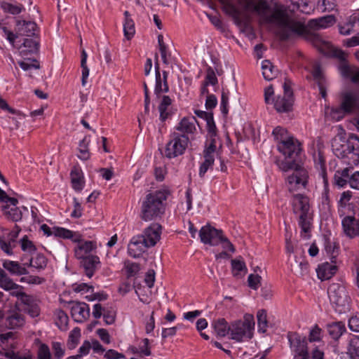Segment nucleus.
Here are the masks:
<instances>
[{
	"mask_svg": "<svg viewBox=\"0 0 359 359\" xmlns=\"http://www.w3.org/2000/svg\"><path fill=\"white\" fill-rule=\"evenodd\" d=\"M237 2L245 11L255 13L262 23L277 26L282 39L301 36L309 41L323 54L341 60H345L346 54L344 51L333 46L320 35L309 32L303 22L290 18L283 6L276 4L270 5L266 0H237Z\"/></svg>",
	"mask_w": 359,
	"mask_h": 359,
	"instance_id": "f257e3e1",
	"label": "nucleus"
},
{
	"mask_svg": "<svg viewBox=\"0 0 359 359\" xmlns=\"http://www.w3.org/2000/svg\"><path fill=\"white\" fill-rule=\"evenodd\" d=\"M168 192L165 189L157 190L146 195L141 205L142 219L145 222L161 218L165 212V201Z\"/></svg>",
	"mask_w": 359,
	"mask_h": 359,
	"instance_id": "f03ea898",
	"label": "nucleus"
},
{
	"mask_svg": "<svg viewBox=\"0 0 359 359\" xmlns=\"http://www.w3.org/2000/svg\"><path fill=\"white\" fill-rule=\"evenodd\" d=\"M201 241L205 245L222 247H233L227 236L221 229L206 224L202 226L198 232Z\"/></svg>",
	"mask_w": 359,
	"mask_h": 359,
	"instance_id": "7ed1b4c3",
	"label": "nucleus"
},
{
	"mask_svg": "<svg viewBox=\"0 0 359 359\" xmlns=\"http://www.w3.org/2000/svg\"><path fill=\"white\" fill-rule=\"evenodd\" d=\"M255 326L254 317L251 314H245L243 320H236L231 324V339L237 341L250 339L252 337Z\"/></svg>",
	"mask_w": 359,
	"mask_h": 359,
	"instance_id": "20e7f679",
	"label": "nucleus"
},
{
	"mask_svg": "<svg viewBox=\"0 0 359 359\" xmlns=\"http://www.w3.org/2000/svg\"><path fill=\"white\" fill-rule=\"evenodd\" d=\"M285 182L291 193L306 189L309 182V172L302 165L295 167L294 170L287 175Z\"/></svg>",
	"mask_w": 359,
	"mask_h": 359,
	"instance_id": "39448f33",
	"label": "nucleus"
},
{
	"mask_svg": "<svg viewBox=\"0 0 359 359\" xmlns=\"http://www.w3.org/2000/svg\"><path fill=\"white\" fill-rule=\"evenodd\" d=\"M162 233V226L158 223H153L147 227L142 234L133 236L130 244L142 245L144 247H154L160 241Z\"/></svg>",
	"mask_w": 359,
	"mask_h": 359,
	"instance_id": "423d86ee",
	"label": "nucleus"
},
{
	"mask_svg": "<svg viewBox=\"0 0 359 359\" xmlns=\"http://www.w3.org/2000/svg\"><path fill=\"white\" fill-rule=\"evenodd\" d=\"M331 303L339 313H345L349 309L350 297L346 287L339 283H332L328 287Z\"/></svg>",
	"mask_w": 359,
	"mask_h": 359,
	"instance_id": "0eeeda50",
	"label": "nucleus"
},
{
	"mask_svg": "<svg viewBox=\"0 0 359 359\" xmlns=\"http://www.w3.org/2000/svg\"><path fill=\"white\" fill-rule=\"evenodd\" d=\"M190 143L189 137L180 135L177 132H172L170 140L165 147V156L168 158H173L182 155Z\"/></svg>",
	"mask_w": 359,
	"mask_h": 359,
	"instance_id": "6e6552de",
	"label": "nucleus"
},
{
	"mask_svg": "<svg viewBox=\"0 0 359 359\" xmlns=\"http://www.w3.org/2000/svg\"><path fill=\"white\" fill-rule=\"evenodd\" d=\"M287 339L294 359H309L306 337H302L297 332H288Z\"/></svg>",
	"mask_w": 359,
	"mask_h": 359,
	"instance_id": "1a4fd4ad",
	"label": "nucleus"
},
{
	"mask_svg": "<svg viewBox=\"0 0 359 359\" xmlns=\"http://www.w3.org/2000/svg\"><path fill=\"white\" fill-rule=\"evenodd\" d=\"M41 231L47 236H54L63 239H69L74 243L82 244L83 238L79 231H74L64 227H50L47 224L41 226Z\"/></svg>",
	"mask_w": 359,
	"mask_h": 359,
	"instance_id": "9d476101",
	"label": "nucleus"
},
{
	"mask_svg": "<svg viewBox=\"0 0 359 359\" xmlns=\"http://www.w3.org/2000/svg\"><path fill=\"white\" fill-rule=\"evenodd\" d=\"M23 305V311L29 315L32 318L39 316L41 310L39 301L31 295H28L22 292H14L12 293Z\"/></svg>",
	"mask_w": 359,
	"mask_h": 359,
	"instance_id": "9b49d317",
	"label": "nucleus"
},
{
	"mask_svg": "<svg viewBox=\"0 0 359 359\" xmlns=\"http://www.w3.org/2000/svg\"><path fill=\"white\" fill-rule=\"evenodd\" d=\"M197 125L198 121L194 116H184L175 126L172 132H177L180 133V135L189 137V139H193L194 136L197 133Z\"/></svg>",
	"mask_w": 359,
	"mask_h": 359,
	"instance_id": "f8f14e48",
	"label": "nucleus"
},
{
	"mask_svg": "<svg viewBox=\"0 0 359 359\" xmlns=\"http://www.w3.org/2000/svg\"><path fill=\"white\" fill-rule=\"evenodd\" d=\"M18 201L14 198L7 199L2 206L4 215L9 219L18 222L22 219L25 212H28V209L25 206L18 207Z\"/></svg>",
	"mask_w": 359,
	"mask_h": 359,
	"instance_id": "ddd939ff",
	"label": "nucleus"
},
{
	"mask_svg": "<svg viewBox=\"0 0 359 359\" xmlns=\"http://www.w3.org/2000/svg\"><path fill=\"white\" fill-rule=\"evenodd\" d=\"M287 252L288 254H295V264L292 265L296 275L304 276L308 274L309 272V263L305 260V252L302 248H287Z\"/></svg>",
	"mask_w": 359,
	"mask_h": 359,
	"instance_id": "4468645a",
	"label": "nucleus"
},
{
	"mask_svg": "<svg viewBox=\"0 0 359 359\" xmlns=\"http://www.w3.org/2000/svg\"><path fill=\"white\" fill-rule=\"evenodd\" d=\"M278 150L283 154L285 158L296 160L301 151L300 144L294 137L285 142L277 144Z\"/></svg>",
	"mask_w": 359,
	"mask_h": 359,
	"instance_id": "2eb2a0df",
	"label": "nucleus"
},
{
	"mask_svg": "<svg viewBox=\"0 0 359 359\" xmlns=\"http://www.w3.org/2000/svg\"><path fill=\"white\" fill-rule=\"evenodd\" d=\"M291 204L294 214L299 217L310 216L309 215V198L303 194H295L293 196Z\"/></svg>",
	"mask_w": 359,
	"mask_h": 359,
	"instance_id": "dca6fc26",
	"label": "nucleus"
},
{
	"mask_svg": "<svg viewBox=\"0 0 359 359\" xmlns=\"http://www.w3.org/2000/svg\"><path fill=\"white\" fill-rule=\"evenodd\" d=\"M284 95L283 97L278 96L276 97L273 102L275 109L278 112H286L292 109L293 100L292 92L286 83L283 86Z\"/></svg>",
	"mask_w": 359,
	"mask_h": 359,
	"instance_id": "f3484780",
	"label": "nucleus"
},
{
	"mask_svg": "<svg viewBox=\"0 0 359 359\" xmlns=\"http://www.w3.org/2000/svg\"><path fill=\"white\" fill-rule=\"evenodd\" d=\"M340 105L347 114L359 110V93L347 91L341 95Z\"/></svg>",
	"mask_w": 359,
	"mask_h": 359,
	"instance_id": "a211bd4d",
	"label": "nucleus"
},
{
	"mask_svg": "<svg viewBox=\"0 0 359 359\" xmlns=\"http://www.w3.org/2000/svg\"><path fill=\"white\" fill-rule=\"evenodd\" d=\"M71 315L77 323H83L90 316L89 306L80 302H72Z\"/></svg>",
	"mask_w": 359,
	"mask_h": 359,
	"instance_id": "6ab92c4d",
	"label": "nucleus"
},
{
	"mask_svg": "<svg viewBox=\"0 0 359 359\" xmlns=\"http://www.w3.org/2000/svg\"><path fill=\"white\" fill-rule=\"evenodd\" d=\"M344 233L349 237L359 234V213L357 220L353 217H345L341 222Z\"/></svg>",
	"mask_w": 359,
	"mask_h": 359,
	"instance_id": "aec40b11",
	"label": "nucleus"
},
{
	"mask_svg": "<svg viewBox=\"0 0 359 359\" xmlns=\"http://www.w3.org/2000/svg\"><path fill=\"white\" fill-rule=\"evenodd\" d=\"M16 29L20 35L33 36L37 32V25L33 21L18 20L16 21Z\"/></svg>",
	"mask_w": 359,
	"mask_h": 359,
	"instance_id": "412c9836",
	"label": "nucleus"
},
{
	"mask_svg": "<svg viewBox=\"0 0 359 359\" xmlns=\"http://www.w3.org/2000/svg\"><path fill=\"white\" fill-rule=\"evenodd\" d=\"M348 158L355 165L359 163V137L355 135H350L347 142Z\"/></svg>",
	"mask_w": 359,
	"mask_h": 359,
	"instance_id": "4be33fe9",
	"label": "nucleus"
},
{
	"mask_svg": "<svg viewBox=\"0 0 359 359\" xmlns=\"http://www.w3.org/2000/svg\"><path fill=\"white\" fill-rule=\"evenodd\" d=\"M335 22V17L332 15H328L309 20L308 26L316 29H326L334 25Z\"/></svg>",
	"mask_w": 359,
	"mask_h": 359,
	"instance_id": "5701e85b",
	"label": "nucleus"
},
{
	"mask_svg": "<svg viewBox=\"0 0 359 359\" xmlns=\"http://www.w3.org/2000/svg\"><path fill=\"white\" fill-rule=\"evenodd\" d=\"M339 71L343 77L359 84V67L343 63L339 67Z\"/></svg>",
	"mask_w": 359,
	"mask_h": 359,
	"instance_id": "b1692460",
	"label": "nucleus"
},
{
	"mask_svg": "<svg viewBox=\"0 0 359 359\" xmlns=\"http://www.w3.org/2000/svg\"><path fill=\"white\" fill-rule=\"evenodd\" d=\"M99 263V258L97 256L93 255L83 257L82 261L81 262L85 273L88 278H91L93 276Z\"/></svg>",
	"mask_w": 359,
	"mask_h": 359,
	"instance_id": "393cba45",
	"label": "nucleus"
},
{
	"mask_svg": "<svg viewBox=\"0 0 359 359\" xmlns=\"http://www.w3.org/2000/svg\"><path fill=\"white\" fill-rule=\"evenodd\" d=\"M216 156L203 153V160L199 163L198 175L203 178L206 172L213 169Z\"/></svg>",
	"mask_w": 359,
	"mask_h": 359,
	"instance_id": "a878e982",
	"label": "nucleus"
},
{
	"mask_svg": "<svg viewBox=\"0 0 359 359\" xmlns=\"http://www.w3.org/2000/svg\"><path fill=\"white\" fill-rule=\"evenodd\" d=\"M347 113L340 105L339 107H327L325 109V116L327 121H339L342 119Z\"/></svg>",
	"mask_w": 359,
	"mask_h": 359,
	"instance_id": "bb28decb",
	"label": "nucleus"
},
{
	"mask_svg": "<svg viewBox=\"0 0 359 359\" xmlns=\"http://www.w3.org/2000/svg\"><path fill=\"white\" fill-rule=\"evenodd\" d=\"M327 330L329 335L334 340H338L346 330L344 323L341 321H338L327 324Z\"/></svg>",
	"mask_w": 359,
	"mask_h": 359,
	"instance_id": "cd10ccee",
	"label": "nucleus"
},
{
	"mask_svg": "<svg viewBox=\"0 0 359 359\" xmlns=\"http://www.w3.org/2000/svg\"><path fill=\"white\" fill-rule=\"evenodd\" d=\"M156 69V86H155V93L159 94L161 93H167L169 90L168 86L167 84L166 79H167V73L163 72V77L161 79L158 66L156 64L155 66Z\"/></svg>",
	"mask_w": 359,
	"mask_h": 359,
	"instance_id": "c85d7f7f",
	"label": "nucleus"
},
{
	"mask_svg": "<svg viewBox=\"0 0 359 359\" xmlns=\"http://www.w3.org/2000/svg\"><path fill=\"white\" fill-rule=\"evenodd\" d=\"M172 104V100L168 95H163L161 97L158 105V111L160 113V119L162 121H165L170 116V107Z\"/></svg>",
	"mask_w": 359,
	"mask_h": 359,
	"instance_id": "c756f323",
	"label": "nucleus"
},
{
	"mask_svg": "<svg viewBox=\"0 0 359 359\" xmlns=\"http://www.w3.org/2000/svg\"><path fill=\"white\" fill-rule=\"evenodd\" d=\"M25 324V318L22 314L13 311L6 318V327L8 329H17Z\"/></svg>",
	"mask_w": 359,
	"mask_h": 359,
	"instance_id": "7c9ffc66",
	"label": "nucleus"
},
{
	"mask_svg": "<svg viewBox=\"0 0 359 359\" xmlns=\"http://www.w3.org/2000/svg\"><path fill=\"white\" fill-rule=\"evenodd\" d=\"M337 266L330 265L327 262L324 263L317 269L318 277L321 280H328L336 273Z\"/></svg>",
	"mask_w": 359,
	"mask_h": 359,
	"instance_id": "2f4dec72",
	"label": "nucleus"
},
{
	"mask_svg": "<svg viewBox=\"0 0 359 359\" xmlns=\"http://www.w3.org/2000/svg\"><path fill=\"white\" fill-rule=\"evenodd\" d=\"M291 10L299 11L302 13L311 14L314 10V6L308 0H292Z\"/></svg>",
	"mask_w": 359,
	"mask_h": 359,
	"instance_id": "473e14b6",
	"label": "nucleus"
},
{
	"mask_svg": "<svg viewBox=\"0 0 359 359\" xmlns=\"http://www.w3.org/2000/svg\"><path fill=\"white\" fill-rule=\"evenodd\" d=\"M231 273L237 278H243L247 273V267L243 260L235 259L231 260Z\"/></svg>",
	"mask_w": 359,
	"mask_h": 359,
	"instance_id": "72a5a7b5",
	"label": "nucleus"
},
{
	"mask_svg": "<svg viewBox=\"0 0 359 359\" xmlns=\"http://www.w3.org/2000/svg\"><path fill=\"white\" fill-rule=\"evenodd\" d=\"M212 326L219 337H225L228 333H231V325H229L224 318L213 321Z\"/></svg>",
	"mask_w": 359,
	"mask_h": 359,
	"instance_id": "f704fd0d",
	"label": "nucleus"
},
{
	"mask_svg": "<svg viewBox=\"0 0 359 359\" xmlns=\"http://www.w3.org/2000/svg\"><path fill=\"white\" fill-rule=\"evenodd\" d=\"M90 143V136H85L79 144V154L77 156L82 161H86L90 158V154L89 152L88 147Z\"/></svg>",
	"mask_w": 359,
	"mask_h": 359,
	"instance_id": "c9c22d12",
	"label": "nucleus"
},
{
	"mask_svg": "<svg viewBox=\"0 0 359 359\" xmlns=\"http://www.w3.org/2000/svg\"><path fill=\"white\" fill-rule=\"evenodd\" d=\"M349 180V169L344 168L337 170L334 175V184L339 188L344 187Z\"/></svg>",
	"mask_w": 359,
	"mask_h": 359,
	"instance_id": "e433bc0d",
	"label": "nucleus"
},
{
	"mask_svg": "<svg viewBox=\"0 0 359 359\" xmlns=\"http://www.w3.org/2000/svg\"><path fill=\"white\" fill-rule=\"evenodd\" d=\"M125 20L123 22L124 36L127 39H130L135 33V24L133 20L129 17L128 11H125Z\"/></svg>",
	"mask_w": 359,
	"mask_h": 359,
	"instance_id": "4c0bfd02",
	"label": "nucleus"
},
{
	"mask_svg": "<svg viewBox=\"0 0 359 359\" xmlns=\"http://www.w3.org/2000/svg\"><path fill=\"white\" fill-rule=\"evenodd\" d=\"M72 187L75 191H80L84 187L83 177L80 170L74 169L71 172Z\"/></svg>",
	"mask_w": 359,
	"mask_h": 359,
	"instance_id": "58836bf2",
	"label": "nucleus"
},
{
	"mask_svg": "<svg viewBox=\"0 0 359 359\" xmlns=\"http://www.w3.org/2000/svg\"><path fill=\"white\" fill-rule=\"evenodd\" d=\"M347 353L350 359H359V337L353 336L349 341Z\"/></svg>",
	"mask_w": 359,
	"mask_h": 359,
	"instance_id": "ea45409f",
	"label": "nucleus"
},
{
	"mask_svg": "<svg viewBox=\"0 0 359 359\" xmlns=\"http://www.w3.org/2000/svg\"><path fill=\"white\" fill-rule=\"evenodd\" d=\"M262 69L264 78L268 81L273 79L277 73V69L269 60H264L262 62Z\"/></svg>",
	"mask_w": 359,
	"mask_h": 359,
	"instance_id": "a19ab883",
	"label": "nucleus"
},
{
	"mask_svg": "<svg viewBox=\"0 0 359 359\" xmlns=\"http://www.w3.org/2000/svg\"><path fill=\"white\" fill-rule=\"evenodd\" d=\"M0 287L6 290H11L17 289L19 286L7 276L2 269L0 268Z\"/></svg>",
	"mask_w": 359,
	"mask_h": 359,
	"instance_id": "79ce46f5",
	"label": "nucleus"
},
{
	"mask_svg": "<svg viewBox=\"0 0 359 359\" xmlns=\"http://www.w3.org/2000/svg\"><path fill=\"white\" fill-rule=\"evenodd\" d=\"M301 227V236L304 239H308L311 236V217L310 216L299 217V221Z\"/></svg>",
	"mask_w": 359,
	"mask_h": 359,
	"instance_id": "37998d69",
	"label": "nucleus"
},
{
	"mask_svg": "<svg viewBox=\"0 0 359 359\" xmlns=\"http://www.w3.org/2000/svg\"><path fill=\"white\" fill-rule=\"evenodd\" d=\"M87 57L88 55L85 50H82L81 52V84L83 86H85L87 83V80L89 76V69L87 67Z\"/></svg>",
	"mask_w": 359,
	"mask_h": 359,
	"instance_id": "c03bdc74",
	"label": "nucleus"
},
{
	"mask_svg": "<svg viewBox=\"0 0 359 359\" xmlns=\"http://www.w3.org/2000/svg\"><path fill=\"white\" fill-rule=\"evenodd\" d=\"M272 134L278 144L285 142L287 141V140L293 138V137H291L287 134V131L286 130V129L280 126L276 127L273 129Z\"/></svg>",
	"mask_w": 359,
	"mask_h": 359,
	"instance_id": "a18cd8bd",
	"label": "nucleus"
},
{
	"mask_svg": "<svg viewBox=\"0 0 359 359\" xmlns=\"http://www.w3.org/2000/svg\"><path fill=\"white\" fill-rule=\"evenodd\" d=\"M1 7L4 12L12 15H18L25 10L24 6L20 4H11L8 2H2Z\"/></svg>",
	"mask_w": 359,
	"mask_h": 359,
	"instance_id": "49530a36",
	"label": "nucleus"
},
{
	"mask_svg": "<svg viewBox=\"0 0 359 359\" xmlns=\"http://www.w3.org/2000/svg\"><path fill=\"white\" fill-rule=\"evenodd\" d=\"M124 268L128 278L135 277L140 271V264L128 260L124 262Z\"/></svg>",
	"mask_w": 359,
	"mask_h": 359,
	"instance_id": "de8ad7c7",
	"label": "nucleus"
},
{
	"mask_svg": "<svg viewBox=\"0 0 359 359\" xmlns=\"http://www.w3.org/2000/svg\"><path fill=\"white\" fill-rule=\"evenodd\" d=\"M46 264L47 259L45 256L41 254H36V256L32 257L30 259L29 266L38 269H41L45 268Z\"/></svg>",
	"mask_w": 359,
	"mask_h": 359,
	"instance_id": "09e8293b",
	"label": "nucleus"
},
{
	"mask_svg": "<svg viewBox=\"0 0 359 359\" xmlns=\"http://www.w3.org/2000/svg\"><path fill=\"white\" fill-rule=\"evenodd\" d=\"M355 24L351 20V15L347 18L346 22L344 24H339V32L340 34L344 36L350 35L353 32V27Z\"/></svg>",
	"mask_w": 359,
	"mask_h": 359,
	"instance_id": "8fccbe9b",
	"label": "nucleus"
},
{
	"mask_svg": "<svg viewBox=\"0 0 359 359\" xmlns=\"http://www.w3.org/2000/svg\"><path fill=\"white\" fill-rule=\"evenodd\" d=\"M19 228L16 226L15 229L8 233L7 238L5 240H0V247H11L15 238L18 236L20 233Z\"/></svg>",
	"mask_w": 359,
	"mask_h": 359,
	"instance_id": "3c124183",
	"label": "nucleus"
},
{
	"mask_svg": "<svg viewBox=\"0 0 359 359\" xmlns=\"http://www.w3.org/2000/svg\"><path fill=\"white\" fill-rule=\"evenodd\" d=\"M56 324L60 330H66L69 321L67 315L62 310L55 311Z\"/></svg>",
	"mask_w": 359,
	"mask_h": 359,
	"instance_id": "603ef678",
	"label": "nucleus"
},
{
	"mask_svg": "<svg viewBox=\"0 0 359 359\" xmlns=\"http://www.w3.org/2000/svg\"><path fill=\"white\" fill-rule=\"evenodd\" d=\"M258 329L259 332L264 333L267 327V316L264 309L259 310L257 314Z\"/></svg>",
	"mask_w": 359,
	"mask_h": 359,
	"instance_id": "864d4df0",
	"label": "nucleus"
},
{
	"mask_svg": "<svg viewBox=\"0 0 359 359\" xmlns=\"http://www.w3.org/2000/svg\"><path fill=\"white\" fill-rule=\"evenodd\" d=\"M81 337V330L78 327H75L71 331L69 336L68 347L70 349H73L77 345L79 338Z\"/></svg>",
	"mask_w": 359,
	"mask_h": 359,
	"instance_id": "5fc2aeb1",
	"label": "nucleus"
},
{
	"mask_svg": "<svg viewBox=\"0 0 359 359\" xmlns=\"http://www.w3.org/2000/svg\"><path fill=\"white\" fill-rule=\"evenodd\" d=\"M311 72H312V75H313V78L318 82L320 91V94H321L322 97H325L326 93H325V90L323 89V86H321V85H320V81L323 79V76H322V72H321V70H320V68L318 64L315 63L313 65V69H312Z\"/></svg>",
	"mask_w": 359,
	"mask_h": 359,
	"instance_id": "6e6d98bb",
	"label": "nucleus"
},
{
	"mask_svg": "<svg viewBox=\"0 0 359 359\" xmlns=\"http://www.w3.org/2000/svg\"><path fill=\"white\" fill-rule=\"evenodd\" d=\"M299 165L300 164L297 163L296 160L289 158H285V161L278 163L279 168L284 172H287L289 170H291L292 172L293 170H294L295 167Z\"/></svg>",
	"mask_w": 359,
	"mask_h": 359,
	"instance_id": "4d7b16f0",
	"label": "nucleus"
},
{
	"mask_svg": "<svg viewBox=\"0 0 359 359\" xmlns=\"http://www.w3.org/2000/svg\"><path fill=\"white\" fill-rule=\"evenodd\" d=\"M158 43L159 46V50L161 53V58L163 62L165 64L168 63V57L170 56V54L168 52L167 46L163 42V37L161 35H158Z\"/></svg>",
	"mask_w": 359,
	"mask_h": 359,
	"instance_id": "13d9d810",
	"label": "nucleus"
},
{
	"mask_svg": "<svg viewBox=\"0 0 359 359\" xmlns=\"http://www.w3.org/2000/svg\"><path fill=\"white\" fill-rule=\"evenodd\" d=\"M313 161L316 168L320 170L322 172V175L324 176L325 173V159L320 151H318L313 154Z\"/></svg>",
	"mask_w": 359,
	"mask_h": 359,
	"instance_id": "bf43d9fd",
	"label": "nucleus"
},
{
	"mask_svg": "<svg viewBox=\"0 0 359 359\" xmlns=\"http://www.w3.org/2000/svg\"><path fill=\"white\" fill-rule=\"evenodd\" d=\"M38 359H51L50 348L46 344H41L37 353Z\"/></svg>",
	"mask_w": 359,
	"mask_h": 359,
	"instance_id": "052dcab7",
	"label": "nucleus"
},
{
	"mask_svg": "<svg viewBox=\"0 0 359 359\" xmlns=\"http://www.w3.org/2000/svg\"><path fill=\"white\" fill-rule=\"evenodd\" d=\"M206 129H207V137L208 136H213L216 137V135H218L217 133V129L215 125V123L214 121L213 117L209 116L208 120L206 121Z\"/></svg>",
	"mask_w": 359,
	"mask_h": 359,
	"instance_id": "680f3d73",
	"label": "nucleus"
},
{
	"mask_svg": "<svg viewBox=\"0 0 359 359\" xmlns=\"http://www.w3.org/2000/svg\"><path fill=\"white\" fill-rule=\"evenodd\" d=\"M102 316L106 324L111 325L114 323L116 318V313L114 311L109 309L108 308H105L102 313Z\"/></svg>",
	"mask_w": 359,
	"mask_h": 359,
	"instance_id": "e2e57ef3",
	"label": "nucleus"
},
{
	"mask_svg": "<svg viewBox=\"0 0 359 359\" xmlns=\"http://www.w3.org/2000/svg\"><path fill=\"white\" fill-rule=\"evenodd\" d=\"M3 266L11 273L16 275L18 269H20V264L18 262L9 260L4 261Z\"/></svg>",
	"mask_w": 359,
	"mask_h": 359,
	"instance_id": "0e129e2a",
	"label": "nucleus"
},
{
	"mask_svg": "<svg viewBox=\"0 0 359 359\" xmlns=\"http://www.w3.org/2000/svg\"><path fill=\"white\" fill-rule=\"evenodd\" d=\"M52 348L54 355L57 359H61L63 357L65 354V349L62 348V345L60 342H53Z\"/></svg>",
	"mask_w": 359,
	"mask_h": 359,
	"instance_id": "69168bd1",
	"label": "nucleus"
},
{
	"mask_svg": "<svg viewBox=\"0 0 359 359\" xmlns=\"http://www.w3.org/2000/svg\"><path fill=\"white\" fill-rule=\"evenodd\" d=\"M261 276L259 275L250 274L248 278V285L254 290H257L260 284Z\"/></svg>",
	"mask_w": 359,
	"mask_h": 359,
	"instance_id": "338daca9",
	"label": "nucleus"
},
{
	"mask_svg": "<svg viewBox=\"0 0 359 359\" xmlns=\"http://www.w3.org/2000/svg\"><path fill=\"white\" fill-rule=\"evenodd\" d=\"M348 184L352 189L359 190V171L355 172L349 177Z\"/></svg>",
	"mask_w": 359,
	"mask_h": 359,
	"instance_id": "774afa93",
	"label": "nucleus"
}]
</instances>
